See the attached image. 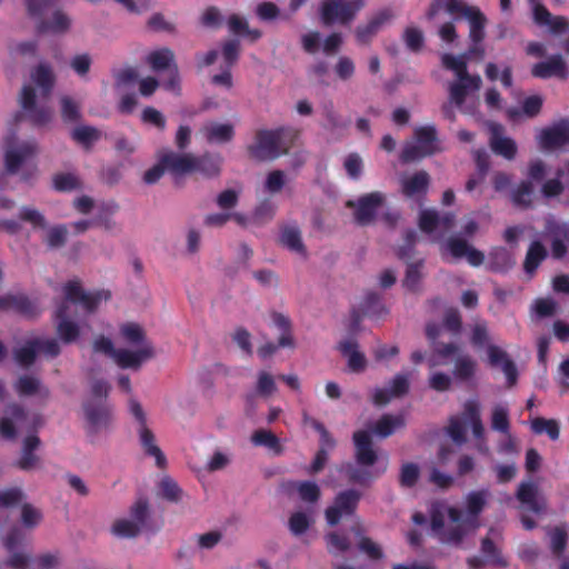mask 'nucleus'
Returning <instances> with one entry per match:
<instances>
[{"label": "nucleus", "instance_id": "obj_40", "mask_svg": "<svg viewBox=\"0 0 569 569\" xmlns=\"http://www.w3.org/2000/svg\"><path fill=\"white\" fill-rule=\"evenodd\" d=\"M489 497L490 491L487 489L470 491L465 499L467 518L476 521L477 516L483 510Z\"/></svg>", "mask_w": 569, "mask_h": 569}, {"label": "nucleus", "instance_id": "obj_13", "mask_svg": "<svg viewBox=\"0 0 569 569\" xmlns=\"http://www.w3.org/2000/svg\"><path fill=\"white\" fill-rule=\"evenodd\" d=\"M363 7V0H323L320 7L325 24H348Z\"/></svg>", "mask_w": 569, "mask_h": 569}, {"label": "nucleus", "instance_id": "obj_24", "mask_svg": "<svg viewBox=\"0 0 569 569\" xmlns=\"http://www.w3.org/2000/svg\"><path fill=\"white\" fill-rule=\"evenodd\" d=\"M490 132L489 144L491 150L507 160L515 159L517 154V143L513 139L505 134L503 128L495 122L488 124Z\"/></svg>", "mask_w": 569, "mask_h": 569}, {"label": "nucleus", "instance_id": "obj_50", "mask_svg": "<svg viewBox=\"0 0 569 569\" xmlns=\"http://www.w3.org/2000/svg\"><path fill=\"white\" fill-rule=\"evenodd\" d=\"M286 183L287 174L281 170H273L267 174L262 183V191L264 193L276 194L284 188Z\"/></svg>", "mask_w": 569, "mask_h": 569}, {"label": "nucleus", "instance_id": "obj_54", "mask_svg": "<svg viewBox=\"0 0 569 569\" xmlns=\"http://www.w3.org/2000/svg\"><path fill=\"white\" fill-rule=\"evenodd\" d=\"M509 415L507 407L502 405H496L491 412V428L503 435L509 432Z\"/></svg>", "mask_w": 569, "mask_h": 569}, {"label": "nucleus", "instance_id": "obj_31", "mask_svg": "<svg viewBox=\"0 0 569 569\" xmlns=\"http://www.w3.org/2000/svg\"><path fill=\"white\" fill-rule=\"evenodd\" d=\"M393 18V13L390 9L383 8L375 13L368 23L359 26L356 30L357 40L361 43L369 42L379 30L389 23Z\"/></svg>", "mask_w": 569, "mask_h": 569}, {"label": "nucleus", "instance_id": "obj_45", "mask_svg": "<svg viewBox=\"0 0 569 569\" xmlns=\"http://www.w3.org/2000/svg\"><path fill=\"white\" fill-rule=\"evenodd\" d=\"M61 117L66 122H76L81 118L80 101L63 94L59 99Z\"/></svg>", "mask_w": 569, "mask_h": 569}, {"label": "nucleus", "instance_id": "obj_57", "mask_svg": "<svg viewBox=\"0 0 569 569\" xmlns=\"http://www.w3.org/2000/svg\"><path fill=\"white\" fill-rule=\"evenodd\" d=\"M121 6L129 14L141 16L156 6V0H112Z\"/></svg>", "mask_w": 569, "mask_h": 569}, {"label": "nucleus", "instance_id": "obj_26", "mask_svg": "<svg viewBox=\"0 0 569 569\" xmlns=\"http://www.w3.org/2000/svg\"><path fill=\"white\" fill-rule=\"evenodd\" d=\"M445 249L456 259L466 258L468 263L473 267H479L485 261V254L481 251L458 237L448 239Z\"/></svg>", "mask_w": 569, "mask_h": 569}, {"label": "nucleus", "instance_id": "obj_63", "mask_svg": "<svg viewBox=\"0 0 569 569\" xmlns=\"http://www.w3.org/2000/svg\"><path fill=\"white\" fill-rule=\"evenodd\" d=\"M42 520L41 511L30 503H23L21 507V522L24 528L33 529Z\"/></svg>", "mask_w": 569, "mask_h": 569}, {"label": "nucleus", "instance_id": "obj_59", "mask_svg": "<svg viewBox=\"0 0 569 569\" xmlns=\"http://www.w3.org/2000/svg\"><path fill=\"white\" fill-rule=\"evenodd\" d=\"M458 346L453 343L435 346L432 355L428 359L430 369L443 365V358L453 356L458 352Z\"/></svg>", "mask_w": 569, "mask_h": 569}, {"label": "nucleus", "instance_id": "obj_2", "mask_svg": "<svg viewBox=\"0 0 569 569\" xmlns=\"http://www.w3.org/2000/svg\"><path fill=\"white\" fill-rule=\"evenodd\" d=\"M118 341L122 346L114 347L113 342L103 336L93 341V350L110 357L120 368L139 370L140 367L154 356L151 343L140 325L126 322L120 325Z\"/></svg>", "mask_w": 569, "mask_h": 569}, {"label": "nucleus", "instance_id": "obj_3", "mask_svg": "<svg viewBox=\"0 0 569 569\" xmlns=\"http://www.w3.org/2000/svg\"><path fill=\"white\" fill-rule=\"evenodd\" d=\"M56 76L48 63L33 67L28 80L19 93V103L30 121L38 127L49 124L53 119V110L41 102L47 100L54 87Z\"/></svg>", "mask_w": 569, "mask_h": 569}, {"label": "nucleus", "instance_id": "obj_36", "mask_svg": "<svg viewBox=\"0 0 569 569\" xmlns=\"http://www.w3.org/2000/svg\"><path fill=\"white\" fill-rule=\"evenodd\" d=\"M279 241L282 247L287 248L295 254L303 258L307 256L306 247L301 238V231L297 226H283L280 231Z\"/></svg>", "mask_w": 569, "mask_h": 569}, {"label": "nucleus", "instance_id": "obj_47", "mask_svg": "<svg viewBox=\"0 0 569 569\" xmlns=\"http://www.w3.org/2000/svg\"><path fill=\"white\" fill-rule=\"evenodd\" d=\"M531 430L537 435L547 433L551 440H558L560 436V426L555 419L535 418L531 420Z\"/></svg>", "mask_w": 569, "mask_h": 569}, {"label": "nucleus", "instance_id": "obj_14", "mask_svg": "<svg viewBox=\"0 0 569 569\" xmlns=\"http://www.w3.org/2000/svg\"><path fill=\"white\" fill-rule=\"evenodd\" d=\"M282 134V129L259 131L248 148L250 157L261 161L278 158L283 150Z\"/></svg>", "mask_w": 569, "mask_h": 569}, {"label": "nucleus", "instance_id": "obj_17", "mask_svg": "<svg viewBox=\"0 0 569 569\" xmlns=\"http://www.w3.org/2000/svg\"><path fill=\"white\" fill-rule=\"evenodd\" d=\"M148 516V503L144 500H138L131 508L130 518H122L114 521L111 531L121 538H131L137 536L143 527Z\"/></svg>", "mask_w": 569, "mask_h": 569}, {"label": "nucleus", "instance_id": "obj_61", "mask_svg": "<svg viewBox=\"0 0 569 569\" xmlns=\"http://www.w3.org/2000/svg\"><path fill=\"white\" fill-rule=\"evenodd\" d=\"M8 309H17L27 316L33 315V308H31V305L27 299L14 298L11 296L0 297V311Z\"/></svg>", "mask_w": 569, "mask_h": 569}, {"label": "nucleus", "instance_id": "obj_52", "mask_svg": "<svg viewBox=\"0 0 569 569\" xmlns=\"http://www.w3.org/2000/svg\"><path fill=\"white\" fill-rule=\"evenodd\" d=\"M159 495L169 500L177 502L182 498V490L178 483L170 477H163L158 485Z\"/></svg>", "mask_w": 569, "mask_h": 569}, {"label": "nucleus", "instance_id": "obj_37", "mask_svg": "<svg viewBox=\"0 0 569 569\" xmlns=\"http://www.w3.org/2000/svg\"><path fill=\"white\" fill-rule=\"evenodd\" d=\"M339 350L343 357L347 358L348 367L353 372H361L365 370L367 361L365 355L359 351L356 340L346 339L339 343Z\"/></svg>", "mask_w": 569, "mask_h": 569}, {"label": "nucleus", "instance_id": "obj_46", "mask_svg": "<svg viewBox=\"0 0 569 569\" xmlns=\"http://www.w3.org/2000/svg\"><path fill=\"white\" fill-rule=\"evenodd\" d=\"M67 236L68 229L64 224H57L50 228L47 227L42 234V241L47 247L57 249L64 246Z\"/></svg>", "mask_w": 569, "mask_h": 569}, {"label": "nucleus", "instance_id": "obj_48", "mask_svg": "<svg viewBox=\"0 0 569 569\" xmlns=\"http://www.w3.org/2000/svg\"><path fill=\"white\" fill-rule=\"evenodd\" d=\"M477 362L468 355L459 356L455 363V376L461 380H468L476 375Z\"/></svg>", "mask_w": 569, "mask_h": 569}, {"label": "nucleus", "instance_id": "obj_64", "mask_svg": "<svg viewBox=\"0 0 569 569\" xmlns=\"http://www.w3.org/2000/svg\"><path fill=\"white\" fill-rule=\"evenodd\" d=\"M256 16L263 22H272L281 18V11L273 2H261L256 7Z\"/></svg>", "mask_w": 569, "mask_h": 569}, {"label": "nucleus", "instance_id": "obj_19", "mask_svg": "<svg viewBox=\"0 0 569 569\" xmlns=\"http://www.w3.org/2000/svg\"><path fill=\"white\" fill-rule=\"evenodd\" d=\"M531 7L533 20L537 24L548 27L552 33L568 32L563 48L569 52V21L563 16H552L540 2V0H528Z\"/></svg>", "mask_w": 569, "mask_h": 569}, {"label": "nucleus", "instance_id": "obj_20", "mask_svg": "<svg viewBox=\"0 0 569 569\" xmlns=\"http://www.w3.org/2000/svg\"><path fill=\"white\" fill-rule=\"evenodd\" d=\"M271 321L272 325L278 329L279 331V339L278 345H274L272 342H267L266 345L258 348L257 352L258 356L262 359H267L271 357L278 349L280 348H293L295 347V340L291 335V323L289 319L278 312H273L271 315Z\"/></svg>", "mask_w": 569, "mask_h": 569}, {"label": "nucleus", "instance_id": "obj_32", "mask_svg": "<svg viewBox=\"0 0 569 569\" xmlns=\"http://www.w3.org/2000/svg\"><path fill=\"white\" fill-rule=\"evenodd\" d=\"M14 390L20 397H34L46 401L50 397L49 389L36 377L23 375L14 382Z\"/></svg>", "mask_w": 569, "mask_h": 569}, {"label": "nucleus", "instance_id": "obj_49", "mask_svg": "<svg viewBox=\"0 0 569 569\" xmlns=\"http://www.w3.org/2000/svg\"><path fill=\"white\" fill-rule=\"evenodd\" d=\"M197 162L196 171L201 172L207 177H213L220 172L222 158L219 154H207L201 158H197Z\"/></svg>", "mask_w": 569, "mask_h": 569}, {"label": "nucleus", "instance_id": "obj_62", "mask_svg": "<svg viewBox=\"0 0 569 569\" xmlns=\"http://www.w3.org/2000/svg\"><path fill=\"white\" fill-rule=\"evenodd\" d=\"M428 383L431 389L438 392H445L451 388L452 377L433 368L430 371Z\"/></svg>", "mask_w": 569, "mask_h": 569}, {"label": "nucleus", "instance_id": "obj_5", "mask_svg": "<svg viewBox=\"0 0 569 569\" xmlns=\"http://www.w3.org/2000/svg\"><path fill=\"white\" fill-rule=\"evenodd\" d=\"M431 529L443 543L460 546L465 538L476 529L475 520L465 518L461 510L440 505L432 511Z\"/></svg>", "mask_w": 569, "mask_h": 569}, {"label": "nucleus", "instance_id": "obj_16", "mask_svg": "<svg viewBox=\"0 0 569 569\" xmlns=\"http://www.w3.org/2000/svg\"><path fill=\"white\" fill-rule=\"evenodd\" d=\"M38 352L56 357L60 353V346L52 338H33L16 350L14 358L19 365L27 367L33 363Z\"/></svg>", "mask_w": 569, "mask_h": 569}, {"label": "nucleus", "instance_id": "obj_12", "mask_svg": "<svg viewBox=\"0 0 569 569\" xmlns=\"http://www.w3.org/2000/svg\"><path fill=\"white\" fill-rule=\"evenodd\" d=\"M129 411L138 422L139 441L144 453L154 458L158 467H163L166 465V457L157 445L153 432L147 427L146 413L136 399L129 400Z\"/></svg>", "mask_w": 569, "mask_h": 569}, {"label": "nucleus", "instance_id": "obj_4", "mask_svg": "<svg viewBox=\"0 0 569 569\" xmlns=\"http://www.w3.org/2000/svg\"><path fill=\"white\" fill-rule=\"evenodd\" d=\"M110 385L103 379H92L89 393L82 403L84 426L89 435L107 432L113 421V407L107 400Z\"/></svg>", "mask_w": 569, "mask_h": 569}, {"label": "nucleus", "instance_id": "obj_60", "mask_svg": "<svg viewBox=\"0 0 569 569\" xmlns=\"http://www.w3.org/2000/svg\"><path fill=\"white\" fill-rule=\"evenodd\" d=\"M296 488L300 499L307 503H316L320 499V487L313 481L298 482Z\"/></svg>", "mask_w": 569, "mask_h": 569}, {"label": "nucleus", "instance_id": "obj_18", "mask_svg": "<svg viewBox=\"0 0 569 569\" xmlns=\"http://www.w3.org/2000/svg\"><path fill=\"white\" fill-rule=\"evenodd\" d=\"M23 539L24 535L18 528L12 529L1 538L2 545L8 552L6 565L13 569H29L31 556L19 549Z\"/></svg>", "mask_w": 569, "mask_h": 569}, {"label": "nucleus", "instance_id": "obj_22", "mask_svg": "<svg viewBox=\"0 0 569 569\" xmlns=\"http://www.w3.org/2000/svg\"><path fill=\"white\" fill-rule=\"evenodd\" d=\"M409 373H398L385 388H376L372 392V401L377 406H386L392 399L400 398L409 391Z\"/></svg>", "mask_w": 569, "mask_h": 569}, {"label": "nucleus", "instance_id": "obj_28", "mask_svg": "<svg viewBox=\"0 0 569 569\" xmlns=\"http://www.w3.org/2000/svg\"><path fill=\"white\" fill-rule=\"evenodd\" d=\"M531 74L541 79L552 77L566 79L568 77V68L563 57L556 54L545 61L533 64L531 68Z\"/></svg>", "mask_w": 569, "mask_h": 569}, {"label": "nucleus", "instance_id": "obj_56", "mask_svg": "<svg viewBox=\"0 0 569 569\" xmlns=\"http://www.w3.org/2000/svg\"><path fill=\"white\" fill-rule=\"evenodd\" d=\"M488 153L485 150L475 151V160L479 171V177L470 178L466 183L467 191H472L482 180L488 170Z\"/></svg>", "mask_w": 569, "mask_h": 569}, {"label": "nucleus", "instance_id": "obj_11", "mask_svg": "<svg viewBox=\"0 0 569 569\" xmlns=\"http://www.w3.org/2000/svg\"><path fill=\"white\" fill-rule=\"evenodd\" d=\"M435 127L425 126L415 130V140L406 143L401 152L405 162L417 161L440 150Z\"/></svg>", "mask_w": 569, "mask_h": 569}, {"label": "nucleus", "instance_id": "obj_30", "mask_svg": "<svg viewBox=\"0 0 569 569\" xmlns=\"http://www.w3.org/2000/svg\"><path fill=\"white\" fill-rule=\"evenodd\" d=\"M200 133L209 143L223 144L233 139L234 126L231 122L208 121L201 127Z\"/></svg>", "mask_w": 569, "mask_h": 569}, {"label": "nucleus", "instance_id": "obj_21", "mask_svg": "<svg viewBox=\"0 0 569 569\" xmlns=\"http://www.w3.org/2000/svg\"><path fill=\"white\" fill-rule=\"evenodd\" d=\"M360 499L356 490H346L337 495L333 503L326 509V520L330 526L337 525L343 517L355 512Z\"/></svg>", "mask_w": 569, "mask_h": 569}, {"label": "nucleus", "instance_id": "obj_58", "mask_svg": "<svg viewBox=\"0 0 569 569\" xmlns=\"http://www.w3.org/2000/svg\"><path fill=\"white\" fill-rule=\"evenodd\" d=\"M471 331V343L476 348H486L487 351L488 345H493L488 330V326L485 321L476 322Z\"/></svg>", "mask_w": 569, "mask_h": 569}, {"label": "nucleus", "instance_id": "obj_41", "mask_svg": "<svg viewBox=\"0 0 569 569\" xmlns=\"http://www.w3.org/2000/svg\"><path fill=\"white\" fill-rule=\"evenodd\" d=\"M547 257V249L539 240H535L530 243L526 259L523 262L525 271L528 274H532L539 264L546 259Z\"/></svg>", "mask_w": 569, "mask_h": 569}, {"label": "nucleus", "instance_id": "obj_15", "mask_svg": "<svg viewBox=\"0 0 569 569\" xmlns=\"http://www.w3.org/2000/svg\"><path fill=\"white\" fill-rule=\"evenodd\" d=\"M386 194L373 191L360 196L357 200H349L347 206L352 210L353 219L362 226L371 223L383 209Z\"/></svg>", "mask_w": 569, "mask_h": 569}, {"label": "nucleus", "instance_id": "obj_38", "mask_svg": "<svg viewBox=\"0 0 569 569\" xmlns=\"http://www.w3.org/2000/svg\"><path fill=\"white\" fill-rule=\"evenodd\" d=\"M499 538L500 532L497 529H490L488 536L482 540L481 551L486 556L488 562L505 568L508 566V562L500 555L496 546V541L499 540Z\"/></svg>", "mask_w": 569, "mask_h": 569}, {"label": "nucleus", "instance_id": "obj_39", "mask_svg": "<svg viewBox=\"0 0 569 569\" xmlns=\"http://www.w3.org/2000/svg\"><path fill=\"white\" fill-rule=\"evenodd\" d=\"M146 61L154 71L171 70L173 64H176L173 51L166 47L151 51L146 57Z\"/></svg>", "mask_w": 569, "mask_h": 569}, {"label": "nucleus", "instance_id": "obj_10", "mask_svg": "<svg viewBox=\"0 0 569 569\" xmlns=\"http://www.w3.org/2000/svg\"><path fill=\"white\" fill-rule=\"evenodd\" d=\"M440 6H443L449 13H461L466 17L470 22L471 39L475 42L482 40L487 19L477 7L467 6L460 0H436L427 13L429 19L436 16Z\"/></svg>", "mask_w": 569, "mask_h": 569}, {"label": "nucleus", "instance_id": "obj_51", "mask_svg": "<svg viewBox=\"0 0 569 569\" xmlns=\"http://www.w3.org/2000/svg\"><path fill=\"white\" fill-rule=\"evenodd\" d=\"M277 392L274 377L268 371H260L257 375L256 393L269 398Z\"/></svg>", "mask_w": 569, "mask_h": 569}, {"label": "nucleus", "instance_id": "obj_43", "mask_svg": "<svg viewBox=\"0 0 569 569\" xmlns=\"http://www.w3.org/2000/svg\"><path fill=\"white\" fill-rule=\"evenodd\" d=\"M146 27L153 32H164L168 34L177 33V24L160 11L153 12L148 17Z\"/></svg>", "mask_w": 569, "mask_h": 569}, {"label": "nucleus", "instance_id": "obj_8", "mask_svg": "<svg viewBox=\"0 0 569 569\" xmlns=\"http://www.w3.org/2000/svg\"><path fill=\"white\" fill-rule=\"evenodd\" d=\"M442 64L445 68L453 71L457 80L449 87L450 104L462 108L466 96L469 91H477L481 86L479 76H471L467 72V61L465 56H442Z\"/></svg>", "mask_w": 569, "mask_h": 569}, {"label": "nucleus", "instance_id": "obj_55", "mask_svg": "<svg viewBox=\"0 0 569 569\" xmlns=\"http://www.w3.org/2000/svg\"><path fill=\"white\" fill-rule=\"evenodd\" d=\"M251 441L254 446L266 447L276 453L280 452L279 439L274 433L266 429H259L251 436Z\"/></svg>", "mask_w": 569, "mask_h": 569}, {"label": "nucleus", "instance_id": "obj_25", "mask_svg": "<svg viewBox=\"0 0 569 569\" xmlns=\"http://www.w3.org/2000/svg\"><path fill=\"white\" fill-rule=\"evenodd\" d=\"M538 142L542 149H556L569 143V120L559 122L542 129L538 134Z\"/></svg>", "mask_w": 569, "mask_h": 569}, {"label": "nucleus", "instance_id": "obj_1", "mask_svg": "<svg viewBox=\"0 0 569 569\" xmlns=\"http://www.w3.org/2000/svg\"><path fill=\"white\" fill-rule=\"evenodd\" d=\"M62 295L54 312L57 335L64 343L77 342L91 329L86 316L93 313L110 293L106 290L86 291L74 279L63 284Z\"/></svg>", "mask_w": 569, "mask_h": 569}, {"label": "nucleus", "instance_id": "obj_27", "mask_svg": "<svg viewBox=\"0 0 569 569\" xmlns=\"http://www.w3.org/2000/svg\"><path fill=\"white\" fill-rule=\"evenodd\" d=\"M161 163L171 173L181 176L196 172L198 162L197 157L190 153L166 151L161 154Z\"/></svg>", "mask_w": 569, "mask_h": 569}, {"label": "nucleus", "instance_id": "obj_7", "mask_svg": "<svg viewBox=\"0 0 569 569\" xmlns=\"http://www.w3.org/2000/svg\"><path fill=\"white\" fill-rule=\"evenodd\" d=\"M353 441L356 448L355 456L359 468L349 466L347 472L351 481L366 483L386 470L387 459L375 469V472L368 471L366 468L372 467L379 460V456L372 447L369 432L365 430L355 432Z\"/></svg>", "mask_w": 569, "mask_h": 569}, {"label": "nucleus", "instance_id": "obj_35", "mask_svg": "<svg viewBox=\"0 0 569 569\" xmlns=\"http://www.w3.org/2000/svg\"><path fill=\"white\" fill-rule=\"evenodd\" d=\"M429 174L426 171H418L401 180L402 193L408 198H419L427 192Z\"/></svg>", "mask_w": 569, "mask_h": 569}, {"label": "nucleus", "instance_id": "obj_23", "mask_svg": "<svg viewBox=\"0 0 569 569\" xmlns=\"http://www.w3.org/2000/svg\"><path fill=\"white\" fill-rule=\"evenodd\" d=\"M546 236L550 239L551 254L555 259H563L568 253L569 223H561L555 219H548L545 228Z\"/></svg>", "mask_w": 569, "mask_h": 569}, {"label": "nucleus", "instance_id": "obj_44", "mask_svg": "<svg viewBox=\"0 0 569 569\" xmlns=\"http://www.w3.org/2000/svg\"><path fill=\"white\" fill-rule=\"evenodd\" d=\"M405 425L402 416L386 415L381 417L375 425L373 433L378 437L386 438L392 435L397 429Z\"/></svg>", "mask_w": 569, "mask_h": 569}, {"label": "nucleus", "instance_id": "obj_42", "mask_svg": "<svg viewBox=\"0 0 569 569\" xmlns=\"http://www.w3.org/2000/svg\"><path fill=\"white\" fill-rule=\"evenodd\" d=\"M315 522V516L311 510H298L291 513L288 520L289 530L293 536L303 535Z\"/></svg>", "mask_w": 569, "mask_h": 569}, {"label": "nucleus", "instance_id": "obj_33", "mask_svg": "<svg viewBox=\"0 0 569 569\" xmlns=\"http://www.w3.org/2000/svg\"><path fill=\"white\" fill-rule=\"evenodd\" d=\"M455 217L451 213L439 216L436 210L426 209L420 212L419 226L420 229L427 233H433L440 229L446 231L451 228Z\"/></svg>", "mask_w": 569, "mask_h": 569}, {"label": "nucleus", "instance_id": "obj_34", "mask_svg": "<svg viewBox=\"0 0 569 569\" xmlns=\"http://www.w3.org/2000/svg\"><path fill=\"white\" fill-rule=\"evenodd\" d=\"M517 499L522 507L531 512L538 513L543 509V499L539 493L538 487L528 481L521 482L517 490Z\"/></svg>", "mask_w": 569, "mask_h": 569}, {"label": "nucleus", "instance_id": "obj_9", "mask_svg": "<svg viewBox=\"0 0 569 569\" xmlns=\"http://www.w3.org/2000/svg\"><path fill=\"white\" fill-rule=\"evenodd\" d=\"M42 425L39 415L30 416L17 403L9 405L0 417V436L6 439H14L18 431L33 430Z\"/></svg>", "mask_w": 569, "mask_h": 569}, {"label": "nucleus", "instance_id": "obj_6", "mask_svg": "<svg viewBox=\"0 0 569 569\" xmlns=\"http://www.w3.org/2000/svg\"><path fill=\"white\" fill-rule=\"evenodd\" d=\"M38 153V144L34 140H19L16 136H9L6 140V168L12 174H19L21 180L30 181L37 174V166L33 162Z\"/></svg>", "mask_w": 569, "mask_h": 569}, {"label": "nucleus", "instance_id": "obj_29", "mask_svg": "<svg viewBox=\"0 0 569 569\" xmlns=\"http://www.w3.org/2000/svg\"><path fill=\"white\" fill-rule=\"evenodd\" d=\"M487 356L489 365L500 368L509 386H513L517 381V368L508 353L497 345H488Z\"/></svg>", "mask_w": 569, "mask_h": 569}, {"label": "nucleus", "instance_id": "obj_53", "mask_svg": "<svg viewBox=\"0 0 569 569\" xmlns=\"http://www.w3.org/2000/svg\"><path fill=\"white\" fill-rule=\"evenodd\" d=\"M19 218L22 221L30 223L33 229L44 230L48 227V222L43 213L33 207H22L19 211Z\"/></svg>", "mask_w": 569, "mask_h": 569}]
</instances>
